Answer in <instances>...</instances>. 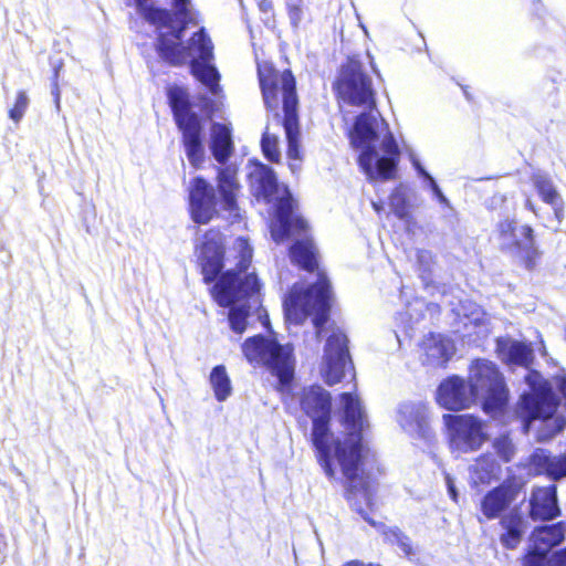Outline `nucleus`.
<instances>
[{
  "label": "nucleus",
  "mask_w": 566,
  "mask_h": 566,
  "mask_svg": "<svg viewBox=\"0 0 566 566\" xmlns=\"http://www.w3.org/2000/svg\"><path fill=\"white\" fill-rule=\"evenodd\" d=\"M336 87L344 103L368 109L356 117L349 132L350 144L359 151L360 168L369 180L394 178L400 151L388 126L375 109L371 80L360 60H348L340 70Z\"/></svg>",
  "instance_id": "obj_1"
},
{
  "label": "nucleus",
  "mask_w": 566,
  "mask_h": 566,
  "mask_svg": "<svg viewBox=\"0 0 566 566\" xmlns=\"http://www.w3.org/2000/svg\"><path fill=\"white\" fill-rule=\"evenodd\" d=\"M144 18L157 27L160 56L174 65L191 62L193 75L218 96L220 74L210 63L213 59V45L203 29L195 33L187 45L181 43L182 31L188 24L198 23V14L191 0H172L175 10L171 15L167 10L154 8L149 0H135Z\"/></svg>",
  "instance_id": "obj_2"
},
{
  "label": "nucleus",
  "mask_w": 566,
  "mask_h": 566,
  "mask_svg": "<svg viewBox=\"0 0 566 566\" xmlns=\"http://www.w3.org/2000/svg\"><path fill=\"white\" fill-rule=\"evenodd\" d=\"M311 440L325 475L329 480H335L339 469L350 489H361L368 500L360 474L370 449L364 437L363 427H312Z\"/></svg>",
  "instance_id": "obj_3"
},
{
  "label": "nucleus",
  "mask_w": 566,
  "mask_h": 566,
  "mask_svg": "<svg viewBox=\"0 0 566 566\" xmlns=\"http://www.w3.org/2000/svg\"><path fill=\"white\" fill-rule=\"evenodd\" d=\"M233 250L238 253L235 270H228L220 281L212 287L216 302L222 307H229V323L231 329L242 334L248 326L252 310L258 317H263L260 307L259 283L254 273H247L252 260V248L248 240L235 239Z\"/></svg>",
  "instance_id": "obj_4"
},
{
  "label": "nucleus",
  "mask_w": 566,
  "mask_h": 566,
  "mask_svg": "<svg viewBox=\"0 0 566 566\" xmlns=\"http://www.w3.org/2000/svg\"><path fill=\"white\" fill-rule=\"evenodd\" d=\"M250 186L258 200H263L274 208L271 234L276 242L290 237L293 229L305 230L306 222L293 217L294 200L285 186H280L273 170L262 164H254L249 172Z\"/></svg>",
  "instance_id": "obj_5"
},
{
  "label": "nucleus",
  "mask_w": 566,
  "mask_h": 566,
  "mask_svg": "<svg viewBox=\"0 0 566 566\" xmlns=\"http://www.w3.org/2000/svg\"><path fill=\"white\" fill-rule=\"evenodd\" d=\"M259 78L265 106L277 111L280 104L283 105L282 126L289 142V156L297 158L298 117L294 76L291 71L279 72L264 64L259 66Z\"/></svg>",
  "instance_id": "obj_6"
},
{
  "label": "nucleus",
  "mask_w": 566,
  "mask_h": 566,
  "mask_svg": "<svg viewBox=\"0 0 566 566\" xmlns=\"http://www.w3.org/2000/svg\"><path fill=\"white\" fill-rule=\"evenodd\" d=\"M329 283L323 273L317 274L315 284L304 290L294 285L290 296L284 302L285 315L290 322L301 324L307 316L313 317V324L317 328V335L322 333V326L327 322L331 307Z\"/></svg>",
  "instance_id": "obj_7"
},
{
  "label": "nucleus",
  "mask_w": 566,
  "mask_h": 566,
  "mask_svg": "<svg viewBox=\"0 0 566 566\" xmlns=\"http://www.w3.org/2000/svg\"><path fill=\"white\" fill-rule=\"evenodd\" d=\"M242 352L249 363L265 366L282 387L293 379L295 360L290 345H281L274 338L258 335L243 343Z\"/></svg>",
  "instance_id": "obj_8"
},
{
  "label": "nucleus",
  "mask_w": 566,
  "mask_h": 566,
  "mask_svg": "<svg viewBox=\"0 0 566 566\" xmlns=\"http://www.w3.org/2000/svg\"><path fill=\"white\" fill-rule=\"evenodd\" d=\"M169 99L176 123L182 134V145L187 159L192 167L199 168L206 158L201 120L190 109L188 95L182 88L170 90Z\"/></svg>",
  "instance_id": "obj_9"
},
{
  "label": "nucleus",
  "mask_w": 566,
  "mask_h": 566,
  "mask_svg": "<svg viewBox=\"0 0 566 566\" xmlns=\"http://www.w3.org/2000/svg\"><path fill=\"white\" fill-rule=\"evenodd\" d=\"M469 371V385L475 397L483 398V410L493 418L502 413L509 390L496 365L486 359H476Z\"/></svg>",
  "instance_id": "obj_10"
},
{
  "label": "nucleus",
  "mask_w": 566,
  "mask_h": 566,
  "mask_svg": "<svg viewBox=\"0 0 566 566\" xmlns=\"http://www.w3.org/2000/svg\"><path fill=\"white\" fill-rule=\"evenodd\" d=\"M531 388L528 394L522 396L518 412L526 424L533 420H547L557 409L558 400L549 384L537 371L531 370L525 376Z\"/></svg>",
  "instance_id": "obj_11"
},
{
  "label": "nucleus",
  "mask_w": 566,
  "mask_h": 566,
  "mask_svg": "<svg viewBox=\"0 0 566 566\" xmlns=\"http://www.w3.org/2000/svg\"><path fill=\"white\" fill-rule=\"evenodd\" d=\"M347 343V336L339 328L334 329L326 340L319 371L329 386L339 382L347 374L354 377Z\"/></svg>",
  "instance_id": "obj_12"
},
{
  "label": "nucleus",
  "mask_w": 566,
  "mask_h": 566,
  "mask_svg": "<svg viewBox=\"0 0 566 566\" xmlns=\"http://www.w3.org/2000/svg\"><path fill=\"white\" fill-rule=\"evenodd\" d=\"M203 280L209 283L216 279L223 266V237L217 230L208 231L196 247Z\"/></svg>",
  "instance_id": "obj_13"
},
{
  "label": "nucleus",
  "mask_w": 566,
  "mask_h": 566,
  "mask_svg": "<svg viewBox=\"0 0 566 566\" xmlns=\"http://www.w3.org/2000/svg\"><path fill=\"white\" fill-rule=\"evenodd\" d=\"M189 201L191 218L197 223L206 224L218 213L214 188L201 177L191 181Z\"/></svg>",
  "instance_id": "obj_14"
},
{
  "label": "nucleus",
  "mask_w": 566,
  "mask_h": 566,
  "mask_svg": "<svg viewBox=\"0 0 566 566\" xmlns=\"http://www.w3.org/2000/svg\"><path fill=\"white\" fill-rule=\"evenodd\" d=\"M475 399L473 389L459 376L442 381L437 391L439 405L449 410L468 408Z\"/></svg>",
  "instance_id": "obj_15"
},
{
  "label": "nucleus",
  "mask_w": 566,
  "mask_h": 566,
  "mask_svg": "<svg viewBox=\"0 0 566 566\" xmlns=\"http://www.w3.org/2000/svg\"><path fill=\"white\" fill-rule=\"evenodd\" d=\"M301 405L313 424H328L331 395L319 386H311L303 391Z\"/></svg>",
  "instance_id": "obj_16"
},
{
  "label": "nucleus",
  "mask_w": 566,
  "mask_h": 566,
  "mask_svg": "<svg viewBox=\"0 0 566 566\" xmlns=\"http://www.w3.org/2000/svg\"><path fill=\"white\" fill-rule=\"evenodd\" d=\"M565 532L563 523L535 528L530 538V552L527 555L547 557V553L564 541Z\"/></svg>",
  "instance_id": "obj_17"
},
{
  "label": "nucleus",
  "mask_w": 566,
  "mask_h": 566,
  "mask_svg": "<svg viewBox=\"0 0 566 566\" xmlns=\"http://www.w3.org/2000/svg\"><path fill=\"white\" fill-rule=\"evenodd\" d=\"M531 517L533 520H553L559 515L556 486L535 488L531 500Z\"/></svg>",
  "instance_id": "obj_18"
},
{
  "label": "nucleus",
  "mask_w": 566,
  "mask_h": 566,
  "mask_svg": "<svg viewBox=\"0 0 566 566\" xmlns=\"http://www.w3.org/2000/svg\"><path fill=\"white\" fill-rule=\"evenodd\" d=\"M423 358L426 365L432 367L443 366L455 353L453 342L443 336L430 334L422 342Z\"/></svg>",
  "instance_id": "obj_19"
},
{
  "label": "nucleus",
  "mask_w": 566,
  "mask_h": 566,
  "mask_svg": "<svg viewBox=\"0 0 566 566\" xmlns=\"http://www.w3.org/2000/svg\"><path fill=\"white\" fill-rule=\"evenodd\" d=\"M531 234L533 229L530 226H517L514 220L504 219L496 226L495 239L502 250L512 254Z\"/></svg>",
  "instance_id": "obj_20"
},
{
  "label": "nucleus",
  "mask_w": 566,
  "mask_h": 566,
  "mask_svg": "<svg viewBox=\"0 0 566 566\" xmlns=\"http://www.w3.org/2000/svg\"><path fill=\"white\" fill-rule=\"evenodd\" d=\"M496 352L501 360L507 365L528 368L533 363V348L524 342L512 338H499Z\"/></svg>",
  "instance_id": "obj_21"
},
{
  "label": "nucleus",
  "mask_w": 566,
  "mask_h": 566,
  "mask_svg": "<svg viewBox=\"0 0 566 566\" xmlns=\"http://www.w3.org/2000/svg\"><path fill=\"white\" fill-rule=\"evenodd\" d=\"M218 190L221 196L222 209L228 211L230 216L238 217L237 195L240 190V185L234 166H226L219 169Z\"/></svg>",
  "instance_id": "obj_22"
},
{
  "label": "nucleus",
  "mask_w": 566,
  "mask_h": 566,
  "mask_svg": "<svg viewBox=\"0 0 566 566\" xmlns=\"http://www.w3.org/2000/svg\"><path fill=\"white\" fill-rule=\"evenodd\" d=\"M209 148L219 164H226L231 157L234 145L232 129L228 124L213 123L210 128Z\"/></svg>",
  "instance_id": "obj_23"
},
{
  "label": "nucleus",
  "mask_w": 566,
  "mask_h": 566,
  "mask_svg": "<svg viewBox=\"0 0 566 566\" xmlns=\"http://www.w3.org/2000/svg\"><path fill=\"white\" fill-rule=\"evenodd\" d=\"M450 447L460 452L479 449L486 440L482 427H448Z\"/></svg>",
  "instance_id": "obj_24"
},
{
  "label": "nucleus",
  "mask_w": 566,
  "mask_h": 566,
  "mask_svg": "<svg viewBox=\"0 0 566 566\" xmlns=\"http://www.w3.org/2000/svg\"><path fill=\"white\" fill-rule=\"evenodd\" d=\"M500 524L503 530L501 544L509 549L516 548L527 530V521L517 510H512L502 516Z\"/></svg>",
  "instance_id": "obj_25"
},
{
  "label": "nucleus",
  "mask_w": 566,
  "mask_h": 566,
  "mask_svg": "<svg viewBox=\"0 0 566 566\" xmlns=\"http://www.w3.org/2000/svg\"><path fill=\"white\" fill-rule=\"evenodd\" d=\"M515 496L516 493L511 486H497L485 494L481 503V511L486 518H496L511 505Z\"/></svg>",
  "instance_id": "obj_26"
},
{
  "label": "nucleus",
  "mask_w": 566,
  "mask_h": 566,
  "mask_svg": "<svg viewBox=\"0 0 566 566\" xmlns=\"http://www.w3.org/2000/svg\"><path fill=\"white\" fill-rule=\"evenodd\" d=\"M532 181L542 200L553 208L555 218L560 223L564 218V201L551 178L538 172L533 175Z\"/></svg>",
  "instance_id": "obj_27"
},
{
  "label": "nucleus",
  "mask_w": 566,
  "mask_h": 566,
  "mask_svg": "<svg viewBox=\"0 0 566 566\" xmlns=\"http://www.w3.org/2000/svg\"><path fill=\"white\" fill-rule=\"evenodd\" d=\"M533 463L539 473H545L553 480L566 476V457H552L538 451L533 455Z\"/></svg>",
  "instance_id": "obj_28"
},
{
  "label": "nucleus",
  "mask_w": 566,
  "mask_h": 566,
  "mask_svg": "<svg viewBox=\"0 0 566 566\" xmlns=\"http://www.w3.org/2000/svg\"><path fill=\"white\" fill-rule=\"evenodd\" d=\"M291 259L306 271H314L316 262V251L312 240L307 237L297 240L291 248Z\"/></svg>",
  "instance_id": "obj_29"
},
{
  "label": "nucleus",
  "mask_w": 566,
  "mask_h": 566,
  "mask_svg": "<svg viewBox=\"0 0 566 566\" xmlns=\"http://www.w3.org/2000/svg\"><path fill=\"white\" fill-rule=\"evenodd\" d=\"M398 422L424 424L431 421L428 407L422 402H403L398 407Z\"/></svg>",
  "instance_id": "obj_30"
},
{
  "label": "nucleus",
  "mask_w": 566,
  "mask_h": 566,
  "mask_svg": "<svg viewBox=\"0 0 566 566\" xmlns=\"http://www.w3.org/2000/svg\"><path fill=\"white\" fill-rule=\"evenodd\" d=\"M463 311V322L464 326L472 325L474 328H478L476 335L485 336L490 333V317L489 315L476 304L471 302H465L462 304Z\"/></svg>",
  "instance_id": "obj_31"
},
{
  "label": "nucleus",
  "mask_w": 566,
  "mask_h": 566,
  "mask_svg": "<svg viewBox=\"0 0 566 566\" xmlns=\"http://www.w3.org/2000/svg\"><path fill=\"white\" fill-rule=\"evenodd\" d=\"M209 384L218 401L227 400L232 394L231 379L223 365L212 368L209 376Z\"/></svg>",
  "instance_id": "obj_32"
},
{
  "label": "nucleus",
  "mask_w": 566,
  "mask_h": 566,
  "mask_svg": "<svg viewBox=\"0 0 566 566\" xmlns=\"http://www.w3.org/2000/svg\"><path fill=\"white\" fill-rule=\"evenodd\" d=\"M344 403L345 424H364L368 422L367 412L357 396L345 392L342 395Z\"/></svg>",
  "instance_id": "obj_33"
},
{
  "label": "nucleus",
  "mask_w": 566,
  "mask_h": 566,
  "mask_svg": "<svg viewBox=\"0 0 566 566\" xmlns=\"http://www.w3.org/2000/svg\"><path fill=\"white\" fill-rule=\"evenodd\" d=\"M275 124L280 126L282 124L279 113L274 114V119L272 124H269L265 133L263 134L261 146L264 156L271 161H279L280 158V149H279V138L275 133L271 132V126Z\"/></svg>",
  "instance_id": "obj_34"
},
{
  "label": "nucleus",
  "mask_w": 566,
  "mask_h": 566,
  "mask_svg": "<svg viewBox=\"0 0 566 566\" xmlns=\"http://www.w3.org/2000/svg\"><path fill=\"white\" fill-rule=\"evenodd\" d=\"M512 254L520 258L528 270L534 269L541 258V252L535 245L534 235L531 234V238L524 240L518 250Z\"/></svg>",
  "instance_id": "obj_35"
},
{
  "label": "nucleus",
  "mask_w": 566,
  "mask_h": 566,
  "mask_svg": "<svg viewBox=\"0 0 566 566\" xmlns=\"http://www.w3.org/2000/svg\"><path fill=\"white\" fill-rule=\"evenodd\" d=\"M524 566H566V548L554 553L549 558L541 555H526Z\"/></svg>",
  "instance_id": "obj_36"
},
{
  "label": "nucleus",
  "mask_w": 566,
  "mask_h": 566,
  "mask_svg": "<svg viewBox=\"0 0 566 566\" xmlns=\"http://www.w3.org/2000/svg\"><path fill=\"white\" fill-rule=\"evenodd\" d=\"M385 537L390 544L397 545L406 556H410L412 554V546L409 537L402 534L398 528L389 530L385 533Z\"/></svg>",
  "instance_id": "obj_37"
},
{
  "label": "nucleus",
  "mask_w": 566,
  "mask_h": 566,
  "mask_svg": "<svg viewBox=\"0 0 566 566\" xmlns=\"http://www.w3.org/2000/svg\"><path fill=\"white\" fill-rule=\"evenodd\" d=\"M389 205L398 218L403 219L407 216L406 196L401 188L391 193Z\"/></svg>",
  "instance_id": "obj_38"
},
{
  "label": "nucleus",
  "mask_w": 566,
  "mask_h": 566,
  "mask_svg": "<svg viewBox=\"0 0 566 566\" xmlns=\"http://www.w3.org/2000/svg\"><path fill=\"white\" fill-rule=\"evenodd\" d=\"M497 454L505 461L509 462L514 455V446L506 436H501L494 440L493 443Z\"/></svg>",
  "instance_id": "obj_39"
},
{
  "label": "nucleus",
  "mask_w": 566,
  "mask_h": 566,
  "mask_svg": "<svg viewBox=\"0 0 566 566\" xmlns=\"http://www.w3.org/2000/svg\"><path fill=\"white\" fill-rule=\"evenodd\" d=\"M29 105V97L25 92L21 91L17 95L15 103L9 112V116L15 123L20 122L23 117Z\"/></svg>",
  "instance_id": "obj_40"
},
{
  "label": "nucleus",
  "mask_w": 566,
  "mask_h": 566,
  "mask_svg": "<svg viewBox=\"0 0 566 566\" xmlns=\"http://www.w3.org/2000/svg\"><path fill=\"white\" fill-rule=\"evenodd\" d=\"M429 188L432 190L433 195L437 197V199L443 203L449 205V200L447 197L442 193L441 189L437 185L436 180L433 178H430V182L428 184Z\"/></svg>",
  "instance_id": "obj_41"
},
{
  "label": "nucleus",
  "mask_w": 566,
  "mask_h": 566,
  "mask_svg": "<svg viewBox=\"0 0 566 566\" xmlns=\"http://www.w3.org/2000/svg\"><path fill=\"white\" fill-rule=\"evenodd\" d=\"M444 480H446V484H447L450 497L454 502H457L458 501V493H457V490H455V485H454L453 479L451 478V475L449 473H444Z\"/></svg>",
  "instance_id": "obj_42"
},
{
  "label": "nucleus",
  "mask_w": 566,
  "mask_h": 566,
  "mask_svg": "<svg viewBox=\"0 0 566 566\" xmlns=\"http://www.w3.org/2000/svg\"><path fill=\"white\" fill-rule=\"evenodd\" d=\"M417 259L418 262L424 266H429L432 263V254L429 251H418Z\"/></svg>",
  "instance_id": "obj_43"
},
{
  "label": "nucleus",
  "mask_w": 566,
  "mask_h": 566,
  "mask_svg": "<svg viewBox=\"0 0 566 566\" xmlns=\"http://www.w3.org/2000/svg\"><path fill=\"white\" fill-rule=\"evenodd\" d=\"M297 150L300 151V136L297 137ZM289 159L292 160L290 164H289V167H290V170L292 171V174H297L301 169V165H300V160H301V155L298 154V157L297 158H291L289 155H287Z\"/></svg>",
  "instance_id": "obj_44"
},
{
  "label": "nucleus",
  "mask_w": 566,
  "mask_h": 566,
  "mask_svg": "<svg viewBox=\"0 0 566 566\" xmlns=\"http://www.w3.org/2000/svg\"><path fill=\"white\" fill-rule=\"evenodd\" d=\"M289 7H290V18H291L292 22L296 25L301 19L300 6H298V3H290Z\"/></svg>",
  "instance_id": "obj_45"
},
{
  "label": "nucleus",
  "mask_w": 566,
  "mask_h": 566,
  "mask_svg": "<svg viewBox=\"0 0 566 566\" xmlns=\"http://www.w3.org/2000/svg\"><path fill=\"white\" fill-rule=\"evenodd\" d=\"M556 386L559 388V390L566 398V375H563L556 379Z\"/></svg>",
  "instance_id": "obj_46"
},
{
  "label": "nucleus",
  "mask_w": 566,
  "mask_h": 566,
  "mask_svg": "<svg viewBox=\"0 0 566 566\" xmlns=\"http://www.w3.org/2000/svg\"><path fill=\"white\" fill-rule=\"evenodd\" d=\"M409 157H410L411 164H412V166L415 167L416 170L419 169L422 166L420 160H419V158L413 153H411L409 155Z\"/></svg>",
  "instance_id": "obj_47"
},
{
  "label": "nucleus",
  "mask_w": 566,
  "mask_h": 566,
  "mask_svg": "<svg viewBox=\"0 0 566 566\" xmlns=\"http://www.w3.org/2000/svg\"><path fill=\"white\" fill-rule=\"evenodd\" d=\"M447 424H472V426H475V424H483L481 421H478V420H470V421H455V422H450L448 421Z\"/></svg>",
  "instance_id": "obj_48"
},
{
  "label": "nucleus",
  "mask_w": 566,
  "mask_h": 566,
  "mask_svg": "<svg viewBox=\"0 0 566 566\" xmlns=\"http://www.w3.org/2000/svg\"><path fill=\"white\" fill-rule=\"evenodd\" d=\"M417 171L428 181V184L430 182V178H432V176L422 166L419 169H417Z\"/></svg>",
  "instance_id": "obj_49"
},
{
  "label": "nucleus",
  "mask_w": 566,
  "mask_h": 566,
  "mask_svg": "<svg viewBox=\"0 0 566 566\" xmlns=\"http://www.w3.org/2000/svg\"><path fill=\"white\" fill-rule=\"evenodd\" d=\"M417 171L428 181V184L430 182V178H432V176L422 166L419 169H417Z\"/></svg>",
  "instance_id": "obj_50"
},
{
  "label": "nucleus",
  "mask_w": 566,
  "mask_h": 566,
  "mask_svg": "<svg viewBox=\"0 0 566 566\" xmlns=\"http://www.w3.org/2000/svg\"><path fill=\"white\" fill-rule=\"evenodd\" d=\"M259 6H260V9H261L262 11H264V12L270 11V10H271V7H272V6H271V2H270V1H268V0H262V1L259 3Z\"/></svg>",
  "instance_id": "obj_51"
},
{
  "label": "nucleus",
  "mask_w": 566,
  "mask_h": 566,
  "mask_svg": "<svg viewBox=\"0 0 566 566\" xmlns=\"http://www.w3.org/2000/svg\"><path fill=\"white\" fill-rule=\"evenodd\" d=\"M53 94L55 95L56 108H60V91L56 86H55V90L53 91Z\"/></svg>",
  "instance_id": "obj_52"
},
{
  "label": "nucleus",
  "mask_w": 566,
  "mask_h": 566,
  "mask_svg": "<svg viewBox=\"0 0 566 566\" xmlns=\"http://www.w3.org/2000/svg\"><path fill=\"white\" fill-rule=\"evenodd\" d=\"M343 566H365V564L360 560H350Z\"/></svg>",
  "instance_id": "obj_53"
},
{
  "label": "nucleus",
  "mask_w": 566,
  "mask_h": 566,
  "mask_svg": "<svg viewBox=\"0 0 566 566\" xmlns=\"http://www.w3.org/2000/svg\"><path fill=\"white\" fill-rule=\"evenodd\" d=\"M526 207L530 208L532 211H534V206L531 200L526 201Z\"/></svg>",
  "instance_id": "obj_54"
},
{
  "label": "nucleus",
  "mask_w": 566,
  "mask_h": 566,
  "mask_svg": "<svg viewBox=\"0 0 566 566\" xmlns=\"http://www.w3.org/2000/svg\"><path fill=\"white\" fill-rule=\"evenodd\" d=\"M365 566H381V565H378V564H365Z\"/></svg>",
  "instance_id": "obj_55"
},
{
  "label": "nucleus",
  "mask_w": 566,
  "mask_h": 566,
  "mask_svg": "<svg viewBox=\"0 0 566 566\" xmlns=\"http://www.w3.org/2000/svg\"><path fill=\"white\" fill-rule=\"evenodd\" d=\"M460 311H461V312H458V315H461V313L463 314V311H462V308H461Z\"/></svg>",
  "instance_id": "obj_56"
}]
</instances>
